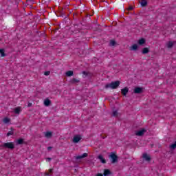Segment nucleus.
<instances>
[{
    "mask_svg": "<svg viewBox=\"0 0 176 176\" xmlns=\"http://www.w3.org/2000/svg\"><path fill=\"white\" fill-rule=\"evenodd\" d=\"M120 85V81L117 80L115 82H112L110 84H107L105 85V89H109V87L111 89H118V87H119V86Z\"/></svg>",
    "mask_w": 176,
    "mask_h": 176,
    "instance_id": "nucleus-1",
    "label": "nucleus"
},
{
    "mask_svg": "<svg viewBox=\"0 0 176 176\" xmlns=\"http://www.w3.org/2000/svg\"><path fill=\"white\" fill-rule=\"evenodd\" d=\"M2 148H7L8 149H14V144L13 142L3 143L1 145Z\"/></svg>",
    "mask_w": 176,
    "mask_h": 176,
    "instance_id": "nucleus-2",
    "label": "nucleus"
},
{
    "mask_svg": "<svg viewBox=\"0 0 176 176\" xmlns=\"http://www.w3.org/2000/svg\"><path fill=\"white\" fill-rule=\"evenodd\" d=\"M109 157L111 159V163L115 164L118 162V155H116L115 153H111Z\"/></svg>",
    "mask_w": 176,
    "mask_h": 176,
    "instance_id": "nucleus-3",
    "label": "nucleus"
},
{
    "mask_svg": "<svg viewBox=\"0 0 176 176\" xmlns=\"http://www.w3.org/2000/svg\"><path fill=\"white\" fill-rule=\"evenodd\" d=\"M80 140H82V136L80 135H76L73 138V142H74V144H78Z\"/></svg>",
    "mask_w": 176,
    "mask_h": 176,
    "instance_id": "nucleus-4",
    "label": "nucleus"
},
{
    "mask_svg": "<svg viewBox=\"0 0 176 176\" xmlns=\"http://www.w3.org/2000/svg\"><path fill=\"white\" fill-rule=\"evenodd\" d=\"M145 133H146V130H145V129H142L140 131H138L135 133V135H138V137H142V135H144Z\"/></svg>",
    "mask_w": 176,
    "mask_h": 176,
    "instance_id": "nucleus-5",
    "label": "nucleus"
},
{
    "mask_svg": "<svg viewBox=\"0 0 176 176\" xmlns=\"http://www.w3.org/2000/svg\"><path fill=\"white\" fill-rule=\"evenodd\" d=\"M133 93H135V94H141V93H142V88L135 87L133 90Z\"/></svg>",
    "mask_w": 176,
    "mask_h": 176,
    "instance_id": "nucleus-6",
    "label": "nucleus"
},
{
    "mask_svg": "<svg viewBox=\"0 0 176 176\" xmlns=\"http://www.w3.org/2000/svg\"><path fill=\"white\" fill-rule=\"evenodd\" d=\"M142 157L144 160H146V162H151V156H149V155H148L147 153H144Z\"/></svg>",
    "mask_w": 176,
    "mask_h": 176,
    "instance_id": "nucleus-7",
    "label": "nucleus"
},
{
    "mask_svg": "<svg viewBox=\"0 0 176 176\" xmlns=\"http://www.w3.org/2000/svg\"><path fill=\"white\" fill-rule=\"evenodd\" d=\"M127 93H129V88L124 87V89H121V94L122 96H127Z\"/></svg>",
    "mask_w": 176,
    "mask_h": 176,
    "instance_id": "nucleus-8",
    "label": "nucleus"
},
{
    "mask_svg": "<svg viewBox=\"0 0 176 176\" xmlns=\"http://www.w3.org/2000/svg\"><path fill=\"white\" fill-rule=\"evenodd\" d=\"M85 157H87V153H85L82 155H78L76 157V160H79L80 159H85Z\"/></svg>",
    "mask_w": 176,
    "mask_h": 176,
    "instance_id": "nucleus-9",
    "label": "nucleus"
},
{
    "mask_svg": "<svg viewBox=\"0 0 176 176\" xmlns=\"http://www.w3.org/2000/svg\"><path fill=\"white\" fill-rule=\"evenodd\" d=\"M98 159H99V160L101 162V163H102L103 164H105V163H107V160H105V159L104 158V157H102V155H99L98 156Z\"/></svg>",
    "mask_w": 176,
    "mask_h": 176,
    "instance_id": "nucleus-10",
    "label": "nucleus"
},
{
    "mask_svg": "<svg viewBox=\"0 0 176 176\" xmlns=\"http://www.w3.org/2000/svg\"><path fill=\"white\" fill-rule=\"evenodd\" d=\"M104 176L111 175V170L109 169H104L103 173Z\"/></svg>",
    "mask_w": 176,
    "mask_h": 176,
    "instance_id": "nucleus-11",
    "label": "nucleus"
},
{
    "mask_svg": "<svg viewBox=\"0 0 176 176\" xmlns=\"http://www.w3.org/2000/svg\"><path fill=\"white\" fill-rule=\"evenodd\" d=\"M50 104H52V101H50V100L45 99L44 100V105H45V107H49V105H50Z\"/></svg>",
    "mask_w": 176,
    "mask_h": 176,
    "instance_id": "nucleus-12",
    "label": "nucleus"
},
{
    "mask_svg": "<svg viewBox=\"0 0 176 176\" xmlns=\"http://www.w3.org/2000/svg\"><path fill=\"white\" fill-rule=\"evenodd\" d=\"M17 145H23L24 144V139L20 138L16 140Z\"/></svg>",
    "mask_w": 176,
    "mask_h": 176,
    "instance_id": "nucleus-13",
    "label": "nucleus"
},
{
    "mask_svg": "<svg viewBox=\"0 0 176 176\" xmlns=\"http://www.w3.org/2000/svg\"><path fill=\"white\" fill-rule=\"evenodd\" d=\"M141 6H142V8H145V6H146V5H148V1L146 0H142L140 2Z\"/></svg>",
    "mask_w": 176,
    "mask_h": 176,
    "instance_id": "nucleus-14",
    "label": "nucleus"
},
{
    "mask_svg": "<svg viewBox=\"0 0 176 176\" xmlns=\"http://www.w3.org/2000/svg\"><path fill=\"white\" fill-rule=\"evenodd\" d=\"M45 135L46 138H50L52 135H53V133H52L51 131H47L45 132Z\"/></svg>",
    "mask_w": 176,
    "mask_h": 176,
    "instance_id": "nucleus-15",
    "label": "nucleus"
},
{
    "mask_svg": "<svg viewBox=\"0 0 176 176\" xmlns=\"http://www.w3.org/2000/svg\"><path fill=\"white\" fill-rule=\"evenodd\" d=\"M142 53V54H148V53H149V48L148 47L143 48Z\"/></svg>",
    "mask_w": 176,
    "mask_h": 176,
    "instance_id": "nucleus-16",
    "label": "nucleus"
},
{
    "mask_svg": "<svg viewBox=\"0 0 176 176\" xmlns=\"http://www.w3.org/2000/svg\"><path fill=\"white\" fill-rule=\"evenodd\" d=\"M3 122L6 124H8V123H10V118L6 117L3 119Z\"/></svg>",
    "mask_w": 176,
    "mask_h": 176,
    "instance_id": "nucleus-17",
    "label": "nucleus"
},
{
    "mask_svg": "<svg viewBox=\"0 0 176 176\" xmlns=\"http://www.w3.org/2000/svg\"><path fill=\"white\" fill-rule=\"evenodd\" d=\"M166 46L168 49H171V47H173V46H174V43L172 41H168L166 44Z\"/></svg>",
    "mask_w": 176,
    "mask_h": 176,
    "instance_id": "nucleus-18",
    "label": "nucleus"
},
{
    "mask_svg": "<svg viewBox=\"0 0 176 176\" xmlns=\"http://www.w3.org/2000/svg\"><path fill=\"white\" fill-rule=\"evenodd\" d=\"M80 82V80L78 78H73L71 80V83L75 84V83H79Z\"/></svg>",
    "mask_w": 176,
    "mask_h": 176,
    "instance_id": "nucleus-19",
    "label": "nucleus"
},
{
    "mask_svg": "<svg viewBox=\"0 0 176 176\" xmlns=\"http://www.w3.org/2000/svg\"><path fill=\"white\" fill-rule=\"evenodd\" d=\"M138 45L137 44H133V45L131 47L130 50H134V51H135V50H138Z\"/></svg>",
    "mask_w": 176,
    "mask_h": 176,
    "instance_id": "nucleus-20",
    "label": "nucleus"
},
{
    "mask_svg": "<svg viewBox=\"0 0 176 176\" xmlns=\"http://www.w3.org/2000/svg\"><path fill=\"white\" fill-rule=\"evenodd\" d=\"M74 76V72L72 70H69L66 72V76Z\"/></svg>",
    "mask_w": 176,
    "mask_h": 176,
    "instance_id": "nucleus-21",
    "label": "nucleus"
},
{
    "mask_svg": "<svg viewBox=\"0 0 176 176\" xmlns=\"http://www.w3.org/2000/svg\"><path fill=\"white\" fill-rule=\"evenodd\" d=\"M144 43H145V38H140L138 41V45H144Z\"/></svg>",
    "mask_w": 176,
    "mask_h": 176,
    "instance_id": "nucleus-22",
    "label": "nucleus"
},
{
    "mask_svg": "<svg viewBox=\"0 0 176 176\" xmlns=\"http://www.w3.org/2000/svg\"><path fill=\"white\" fill-rule=\"evenodd\" d=\"M21 111V108L20 107H16L14 109V113L18 115L20 113Z\"/></svg>",
    "mask_w": 176,
    "mask_h": 176,
    "instance_id": "nucleus-23",
    "label": "nucleus"
},
{
    "mask_svg": "<svg viewBox=\"0 0 176 176\" xmlns=\"http://www.w3.org/2000/svg\"><path fill=\"white\" fill-rule=\"evenodd\" d=\"M13 134H14L13 133V128H11V131H9L8 133H7V137H10V135H13Z\"/></svg>",
    "mask_w": 176,
    "mask_h": 176,
    "instance_id": "nucleus-24",
    "label": "nucleus"
},
{
    "mask_svg": "<svg viewBox=\"0 0 176 176\" xmlns=\"http://www.w3.org/2000/svg\"><path fill=\"white\" fill-rule=\"evenodd\" d=\"M116 45V41L115 40H111L109 43V46H115Z\"/></svg>",
    "mask_w": 176,
    "mask_h": 176,
    "instance_id": "nucleus-25",
    "label": "nucleus"
},
{
    "mask_svg": "<svg viewBox=\"0 0 176 176\" xmlns=\"http://www.w3.org/2000/svg\"><path fill=\"white\" fill-rule=\"evenodd\" d=\"M0 54L1 55V57H5L6 54H5V50L3 49H0Z\"/></svg>",
    "mask_w": 176,
    "mask_h": 176,
    "instance_id": "nucleus-26",
    "label": "nucleus"
},
{
    "mask_svg": "<svg viewBox=\"0 0 176 176\" xmlns=\"http://www.w3.org/2000/svg\"><path fill=\"white\" fill-rule=\"evenodd\" d=\"M170 149H175V148H176V141L175 142V143L170 144Z\"/></svg>",
    "mask_w": 176,
    "mask_h": 176,
    "instance_id": "nucleus-27",
    "label": "nucleus"
},
{
    "mask_svg": "<svg viewBox=\"0 0 176 176\" xmlns=\"http://www.w3.org/2000/svg\"><path fill=\"white\" fill-rule=\"evenodd\" d=\"M44 75H45V76H49V75H50V72L49 71L45 72Z\"/></svg>",
    "mask_w": 176,
    "mask_h": 176,
    "instance_id": "nucleus-28",
    "label": "nucleus"
},
{
    "mask_svg": "<svg viewBox=\"0 0 176 176\" xmlns=\"http://www.w3.org/2000/svg\"><path fill=\"white\" fill-rule=\"evenodd\" d=\"M113 116H118V111H113Z\"/></svg>",
    "mask_w": 176,
    "mask_h": 176,
    "instance_id": "nucleus-29",
    "label": "nucleus"
},
{
    "mask_svg": "<svg viewBox=\"0 0 176 176\" xmlns=\"http://www.w3.org/2000/svg\"><path fill=\"white\" fill-rule=\"evenodd\" d=\"M47 149V151H52V149H53V147L48 146Z\"/></svg>",
    "mask_w": 176,
    "mask_h": 176,
    "instance_id": "nucleus-30",
    "label": "nucleus"
},
{
    "mask_svg": "<svg viewBox=\"0 0 176 176\" xmlns=\"http://www.w3.org/2000/svg\"><path fill=\"white\" fill-rule=\"evenodd\" d=\"M45 175L46 176H50V172H45Z\"/></svg>",
    "mask_w": 176,
    "mask_h": 176,
    "instance_id": "nucleus-31",
    "label": "nucleus"
},
{
    "mask_svg": "<svg viewBox=\"0 0 176 176\" xmlns=\"http://www.w3.org/2000/svg\"><path fill=\"white\" fill-rule=\"evenodd\" d=\"M133 8L132 6L129 7L128 10H133Z\"/></svg>",
    "mask_w": 176,
    "mask_h": 176,
    "instance_id": "nucleus-32",
    "label": "nucleus"
},
{
    "mask_svg": "<svg viewBox=\"0 0 176 176\" xmlns=\"http://www.w3.org/2000/svg\"><path fill=\"white\" fill-rule=\"evenodd\" d=\"M96 176H104V175H102V173H98Z\"/></svg>",
    "mask_w": 176,
    "mask_h": 176,
    "instance_id": "nucleus-33",
    "label": "nucleus"
},
{
    "mask_svg": "<svg viewBox=\"0 0 176 176\" xmlns=\"http://www.w3.org/2000/svg\"><path fill=\"white\" fill-rule=\"evenodd\" d=\"M49 173H50L52 174V173H53V168H50V169L49 170Z\"/></svg>",
    "mask_w": 176,
    "mask_h": 176,
    "instance_id": "nucleus-34",
    "label": "nucleus"
},
{
    "mask_svg": "<svg viewBox=\"0 0 176 176\" xmlns=\"http://www.w3.org/2000/svg\"><path fill=\"white\" fill-rule=\"evenodd\" d=\"M50 160H52V158H50V157L47 158V162H50Z\"/></svg>",
    "mask_w": 176,
    "mask_h": 176,
    "instance_id": "nucleus-35",
    "label": "nucleus"
},
{
    "mask_svg": "<svg viewBox=\"0 0 176 176\" xmlns=\"http://www.w3.org/2000/svg\"><path fill=\"white\" fill-rule=\"evenodd\" d=\"M83 75H87V73L86 72H82Z\"/></svg>",
    "mask_w": 176,
    "mask_h": 176,
    "instance_id": "nucleus-36",
    "label": "nucleus"
},
{
    "mask_svg": "<svg viewBox=\"0 0 176 176\" xmlns=\"http://www.w3.org/2000/svg\"><path fill=\"white\" fill-rule=\"evenodd\" d=\"M31 105H32V104H31V103L28 104V107H31Z\"/></svg>",
    "mask_w": 176,
    "mask_h": 176,
    "instance_id": "nucleus-37",
    "label": "nucleus"
}]
</instances>
